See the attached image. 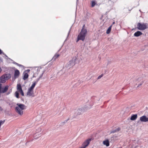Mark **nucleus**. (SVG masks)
<instances>
[{
    "instance_id": "cd10ccee",
    "label": "nucleus",
    "mask_w": 148,
    "mask_h": 148,
    "mask_svg": "<svg viewBox=\"0 0 148 148\" xmlns=\"http://www.w3.org/2000/svg\"><path fill=\"white\" fill-rule=\"evenodd\" d=\"M19 92H20V93L21 94V95L22 96H24V93L23 92V90L20 91Z\"/></svg>"
},
{
    "instance_id": "2f4dec72",
    "label": "nucleus",
    "mask_w": 148,
    "mask_h": 148,
    "mask_svg": "<svg viewBox=\"0 0 148 148\" xmlns=\"http://www.w3.org/2000/svg\"><path fill=\"white\" fill-rule=\"evenodd\" d=\"M69 119H66V120L65 121H64V122H62V123H63L64 124V123H66V122L69 120Z\"/></svg>"
},
{
    "instance_id": "9b49d317",
    "label": "nucleus",
    "mask_w": 148,
    "mask_h": 148,
    "mask_svg": "<svg viewBox=\"0 0 148 148\" xmlns=\"http://www.w3.org/2000/svg\"><path fill=\"white\" fill-rule=\"evenodd\" d=\"M142 33L139 31H138L135 32L134 34V36L135 37H138L142 34Z\"/></svg>"
},
{
    "instance_id": "9d476101",
    "label": "nucleus",
    "mask_w": 148,
    "mask_h": 148,
    "mask_svg": "<svg viewBox=\"0 0 148 148\" xmlns=\"http://www.w3.org/2000/svg\"><path fill=\"white\" fill-rule=\"evenodd\" d=\"M140 120L141 122H148V117L147 118L146 116L143 115L140 117Z\"/></svg>"
},
{
    "instance_id": "20e7f679",
    "label": "nucleus",
    "mask_w": 148,
    "mask_h": 148,
    "mask_svg": "<svg viewBox=\"0 0 148 148\" xmlns=\"http://www.w3.org/2000/svg\"><path fill=\"white\" fill-rule=\"evenodd\" d=\"M85 110H84L82 107L79 108L75 109L73 111L74 115L73 118H75L77 115L82 114Z\"/></svg>"
},
{
    "instance_id": "f03ea898",
    "label": "nucleus",
    "mask_w": 148,
    "mask_h": 148,
    "mask_svg": "<svg viewBox=\"0 0 148 148\" xmlns=\"http://www.w3.org/2000/svg\"><path fill=\"white\" fill-rule=\"evenodd\" d=\"M17 105L18 106L15 107V110L17 113L21 115L23 114V110L26 109V106L23 104L18 103Z\"/></svg>"
},
{
    "instance_id": "393cba45",
    "label": "nucleus",
    "mask_w": 148,
    "mask_h": 148,
    "mask_svg": "<svg viewBox=\"0 0 148 148\" xmlns=\"http://www.w3.org/2000/svg\"><path fill=\"white\" fill-rule=\"evenodd\" d=\"M116 138V136L114 135L112 137H111V141H114V138Z\"/></svg>"
},
{
    "instance_id": "bb28decb",
    "label": "nucleus",
    "mask_w": 148,
    "mask_h": 148,
    "mask_svg": "<svg viewBox=\"0 0 148 148\" xmlns=\"http://www.w3.org/2000/svg\"><path fill=\"white\" fill-rule=\"evenodd\" d=\"M143 80H141V83L139 84H138V86H137L136 88H138V87L139 86H140L141 85H142V84H143Z\"/></svg>"
},
{
    "instance_id": "c756f323",
    "label": "nucleus",
    "mask_w": 148,
    "mask_h": 148,
    "mask_svg": "<svg viewBox=\"0 0 148 148\" xmlns=\"http://www.w3.org/2000/svg\"><path fill=\"white\" fill-rule=\"evenodd\" d=\"M40 79V78L39 77L37 79L36 81L34 82H36V84L38 81H39Z\"/></svg>"
},
{
    "instance_id": "f8f14e48",
    "label": "nucleus",
    "mask_w": 148,
    "mask_h": 148,
    "mask_svg": "<svg viewBox=\"0 0 148 148\" xmlns=\"http://www.w3.org/2000/svg\"><path fill=\"white\" fill-rule=\"evenodd\" d=\"M20 74V72L18 70H16L14 72V76L16 78L18 77L19 75Z\"/></svg>"
},
{
    "instance_id": "f704fd0d",
    "label": "nucleus",
    "mask_w": 148,
    "mask_h": 148,
    "mask_svg": "<svg viewBox=\"0 0 148 148\" xmlns=\"http://www.w3.org/2000/svg\"><path fill=\"white\" fill-rule=\"evenodd\" d=\"M71 30V28H70V30H69V33H68V36H67V37H68V36H69V33H70V32Z\"/></svg>"
},
{
    "instance_id": "aec40b11",
    "label": "nucleus",
    "mask_w": 148,
    "mask_h": 148,
    "mask_svg": "<svg viewBox=\"0 0 148 148\" xmlns=\"http://www.w3.org/2000/svg\"><path fill=\"white\" fill-rule=\"evenodd\" d=\"M96 3L95 2V0H92L91 1V6L92 7H94Z\"/></svg>"
},
{
    "instance_id": "0eeeda50",
    "label": "nucleus",
    "mask_w": 148,
    "mask_h": 148,
    "mask_svg": "<svg viewBox=\"0 0 148 148\" xmlns=\"http://www.w3.org/2000/svg\"><path fill=\"white\" fill-rule=\"evenodd\" d=\"M2 84L0 83V97H1V94L6 92L9 88V86L8 85L2 87Z\"/></svg>"
},
{
    "instance_id": "c9c22d12",
    "label": "nucleus",
    "mask_w": 148,
    "mask_h": 148,
    "mask_svg": "<svg viewBox=\"0 0 148 148\" xmlns=\"http://www.w3.org/2000/svg\"><path fill=\"white\" fill-rule=\"evenodd\" d=\"M2 58L1 57H0V60L1 61H2Z\"/></svg>"
},
{
    "instance_id": "a19ab883",
    "label": "nucleus",
    "mask_w": 148,
    "mask_h": 148,
    "mask_svg": "<svg viewBox=\"0 0 148 148\" xmlns=\"http://www.w3.org/2000/svg\"><path fill=\"white\" fill-rule=\"evenodd\" d=\"M5 56L6 57H7V56L6 55H5Z\"/></svg>"
},
{
    "instance_id": "4468645a",
    "label": "nucleus",
    "mask_w": 148,
    "mask_h": 148,
    "mask_svg": "<svg viewBox=\"0 0 148 148\" xmlns=\"http://www.w3.org/2000/svg\"><path fill=\"white\" fill-rule=\"evenodd\" d=\"M137 118V115L136 114H134L132 116L130 119L132 120H134Z\"/></svg>"
},
{
    "instance_id": "4be33fe9",
    "label": "nucleus",
    "mask_w": 148,
    "mask_h": 148,
    "mask_svg": "<svg viewBox=\"0 0 148 148\" xmlns=\"http://www.w3.org/2000/svg\"><path fill=\"white\" fill-rule=\"evenodd\" d=\"M91 108V107L90 106H85L84 107V108H83V109L84 110H85L84 111V112L85 111H86L88 109H89L90 108Z\"/></svg>"
},
{
    "instance_id": "473e14b6",
    "label": "nucleus",
    "mask_w": 148,
    "mask_h": 148,
    "mask_svg": "<svg viewBox=\"0 0 148 148\" xmlns=\"http://www.w3.org/2000/svg\"><path fill=\"white\" fill-rule=\"evenodd\" d=\"M142 78L141 77H140V78H138V80L141 81L142 80Z\"/></svg>"
},
{
    "instance_id": "6e6552de",
    "label": "nucleus",
    "mask_w": 148,
    "mask_h": 148,
    "mask_svg": "<svg viewBox=\"0 0 148 148\" xmlns=\"http://www.w3.org/2000/svg\"><path fill=\"white\" fill-rule=\"evenodd\" d=\"M91 140V138H89L87 139L82 144V146L79 148H85L89 144L90 141Z\"/></svg>"
},
{
    "instance_id": "f257e3e1",
    "label": "nucleus",
    "mask_w": 148,
    "mask_h": 148,
    "mask_svg": "<svg viewBox=\"0 0 148 148\" xmlns=\"http://www.w3.org/2000/svg\"><path fill=\"white\" fill-rule=\"evenodd\" d=\"M84 26L85 25H84L80 33L78 36L77 42L79 40L83 41L85 39L87 32V31L86 29L84 28Z\"/></svg>"
},
{
    "instance_id": "e433bc0d",
    "label": "nucleus",
    "mask_w": 148,
    "mask_h": 148,
    "mask_svg": "<svg viewBox=\"0 0 148 148\" xmlns=\"http://www.w3.org/2000/svg\"><path fill=\"white\" fill-rule=\"evenodd\" d=\"M0 110L2 111V109L1 107L0 106Z\"/></svg>"
},
{
    "instance_id": "79ce46f5",
    "label": "nucleus",
    "mask_w": 148,
    "mask_h": 148,
    "mask_svg": "<svg viewBox=\"0 0 148 148\" xmlns=\"http://www.w3.org/2000/svg\"><path fill=\"white\" fill-rule=\"evenodd\" d=\"M77 2L78 1V0H77Z\"/></svg>"
},
{
    "instance_id": "1a4fd4ad",
    "label": "nucleus",
    "mask_w": 148,
    "mask_h": 148,
    "mask_svg": "<svg viewBox=\"0 0 148 148\" xmlns=\"http://www.w3.org/2000/svg\"><path fill=\"white\" fill-rule=\"evenodd\" d=\"M34 93L33 90L29 88L27 93V95L29 96H34Z\"/></svg>"
},
{
    "instance_id": "6ab92c4d",
    "label": "nucleus",
    "mask_w": 148,
    "mask_h": 148,
    "mask_svg": "<svg viewBox=\"0 0 148 148\" xmlns=\"http://www.w3.org/2000/svg\"><path fill=\"white\" fill-rule=\"evenodd\" d=\"M112 27V25H111L109 27V28H108V29L107 30L106 33L107 34H109L110 32L111 29Z\"/></svg>"
},
{
    "instance_id": "412c9836",
    "label": "nucleus",
    "mask_w": 148,
    "mask_h": 148,
    "mask_svg": "<svg viewBox=\"0 0 148 148\" xmlns=\"http://www.w3.org/2000/svg\"><path fill=\"white\" fill-rule=\"evenodd\" d=\"M36 84V82H34L33 83V84H32L31 86L29 88H30L32 90H33Z\"/></svg>"
},
{
    "instance_id": "b1692460",
    "label": "nucleus",
    "mask_w": 148,
    "mask_h": 148,
    "mask_svg": "<svg viewBox=\"0 0 148 148\" xmlns=\"http://www.w3.org/2000/svg\"><path fill=\"white\" fill-rule=\"evenodd\" d=\"M13 63L14 64H15L16 65H17L18 66H19V67H23V66L22 65L19 64L16 62H13Z\"/></svg>"
},
{
    "instance_id": "39448f33",
    "label": "nucleus",
    "mask_w": 148,
    "mask_h": 148,
    "mask_svg": "<svg viewBox=\"0 0 148 148\" xmlns=\"http://www.w3.org/2000/svg\"><path fill=\"white\" fill-rule=\"evenodd\" d=\"M148 28L147 23H138L137 25V28L139 30H144Z\"/></svg>"
},
{
    "instance_id": "a211bd4d",
    "label": "nucleus",
    "mask_w": 148,
    "mask_h": 148,
    "mask_svg": "<svg viewBox=\"0 0 148 148\" xmlns=\"http://www.w3.org/2000/svg\"><path fill=\"white\" fill-rule=\"evenodd\" d=\"M17 90L19 92L22 90L21 86L20 84H17Z\"/></svg>"
},
{
    "instance_id": "f3484780",
    "label": "nucleus",
    "mask_w": 148,
    "mask_h": 148,
    "mask_svg": "<svg viewBox=\"0 0 148 148\" xmlns=\"http://www.w3.org/2000/svg\"><path fill=\"white\" fill-rule=\"evenodd\" d=\"M28 75L27 73H25L24 74L23 79L24 80L27 79L28 77Z\"/></svg>"
},
{
    "instance_id": "a878e982",
    "label": "nucleus",
    "mask_w": 148,
    "mask_h": 148,
    "mask_svg": "<svg viewBox=\"0 0 148 148\" xmlns=\"http://www.w3.org/2000/svg\"><path fill=\"white\" fill-rule=\"evenodd\" d=\"M104 75V74H101V75L99 76L98 77V78H97V79H100L101 77H102L103 76V75Z\"/></svg>"
},
{
    "instance_id": "58836bf2",
    "label": "nucleus",
    "mask_w": 148,
    "mask_h": 148,
    "mask_svg": "<svg viewBox=\"0 0 148 148\" xmlns=\"http://www.w3.org/2000/svg\"><path fill=\"white\" fill-rule=\"evenodd\" d=\"M1 71H2V69H1V67H0V73L1 72Z\"/></svg>"
},
{
    "instance_id": "ddd939ff",
    "label": "nucleus",
    "mask_w": 148,
    "mask_h": 148,
    "mask_svg": "<svg viewBox=\"0 0 148 148\" xmlns=\"http://www.w3.org/2000/svg\"><path fill=\"white\" fill-rule=\"evenodd\" d=\"M103 143L104 145H106L107 147L109 146V142L108 140V139L104 141L103 142Z\"/></svg>"
},
{
    "instance_id": "72a5a7b5",
    "label": "nucleus",
    "mask_w": 148,
    "mask_h": 148,
    "mask_svg": "<svg viewBox=\"0 0 148 148\" xmlns=\"http://www.w3.org/2000/svg\"><path fill=\"white\" fill-rule=\"evenodd\" d=\"M2 53H3V52L1 50V49H0V54H1Z\"/></svg>"
},
{
    "instance_id": "7ed1b4c3",
    "label": "nucleus",
    "mask_w": 148,
    "mask_h": 148,
    "mask_svg": "<svg viewBox=\"0 0 148 148\" xmlns=\"http://www.w3.org/2000/svg\"><path fill=\"white\" fill-rule=\"evenodd\" d=\"M77 58L76 56L73 57L72 60L69 61L65 65V67L68 69L73 66L77 63Z\"/></svg>"
},
{
    "instance_id": "c85d7f7f",
    "label": "nucleus",
    "mask_w": 148,
    "mask_h": 148,
    "mask_svg": "<svg viewBox=\"0 0 148 148\" xmlns=\"http://www.w3.org/2000/svg\"><path fill=\"white\" fill-rule=\"evenodd\" d=\"M44 71H43V72L42 73L41 75L40 76V77H39V78L40 79L42 77V76H43V75L44 74Z\"/></svg>"
},
{
    "instance_id": "ea45409f",
    "label": "nucleus",
    "mask_w": 148,
    "mask_h": 148,
    "mask_svg": "<svg viewBox=\"0 0 148 148\" xmlns=\"http://www.w3.org/2000/svg\"><path fill=\"white\" fill-rule=\"evenodd\" d=\"M114 23H115V22H113V23H112V24H114Z\"/></svg>"
},
{
    "instance_id": "4c0bfd02",
    "label": "nucleus",
    "mask_w": 148,
    "mask_h": 148,
    "mask_svg": "<svg viewBox=\"0 0 148 148\" xmlns=\"http://www.w3.org/2000/svg\"><path fill=\"white\" fill-rule=\"evenodd\" d=\"M27 72H29L30 71V70L27 69Z\"/></svg>"
},
{
    "instance_id": "5701e85b",
    "label": "nucleus",
    "mask_w": 148,
    "mask_h": 148,
    "mask_svg": "<svg viewBox=\"0 0 148 148\" xmlns=\"http://www.w3.org/2000/svg\"><path fill=\"white\" fill-rule=\"evenodd\" d=\"M15 95L16 97L17 98H19V94L18 92L17 91H16L15 92Z\"/></svg>"
},
{
    "instance_id": "2eb2a0df",
    "label": "nucleus",
    "mask_w": 148,
    "mask_h": 148,
    "mask_svg": "<svg viewBox=\"0 0 148 148\" xmlns=\"http://www.w3.org/2000/svg\"><path fill=\"white\" fill-rule=\"evenodd\" d=\"M120 130L119 128H117L114 130H112L110 132V134L114 133L119 132Z\"/></svg>"
},
{
    "instance_id": "dca6fc26",
    "label": "nucleus",
    "mask_w": 148,
    "mask_h": 148,
    "mask_svg": "<svg viewBox=\"0 0 148 148\" xmlns=\"http://www.w3.org/2000/svg\"><path fill=\"white\" fill-rule=\"evenodd\" d=\"M60 55L59 54H56L53 57L52 60L53 61H55L56 58H57Z\"/></svg>"
},
{
    "instance_id": "423d86ee",
    "label": "nucleus",
    "mask_w": 148,
    "mask_h": 148,
    "mask_svg": "<svg viewBox=\"0 0 148 148\" xmlns=\"http://www.w3.org/2000/svg\"><path fill=\"white\" fill-rule=\"evenodd\" d=\"M10 77V75L9 74L3 75L0 77V82L1 83L5 82L6 80L8 79Z\"/></svg>"
},
{
    "instance_id": "7c9ffc66",
    "label": "nucleus",
    "mask_w": 148,
    "mask_h": 148,
    "mask_svg": "<svg viewBox=\"0 0 148 148\" xmlns=\"http://www.w3.org/2000/svg\"><path fill=\"white\" fill-rule=\"evenodd\" d=\"M11 91H12L11 90L9 91L8 92H7V93H6V95H9L10 93V92H11Z\"/></svg>"
}]
</instances>
